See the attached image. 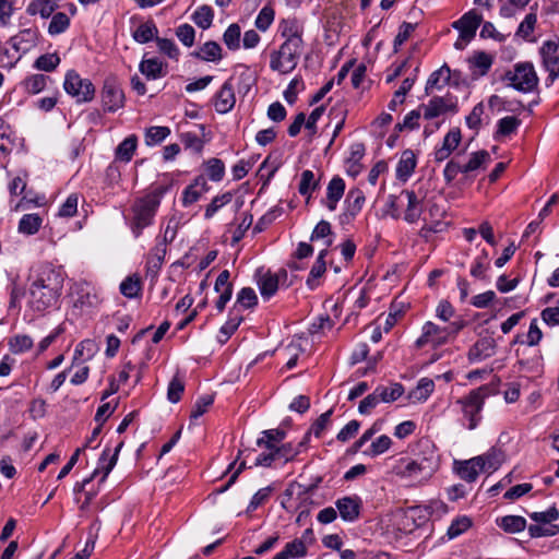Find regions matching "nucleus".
I'll return each mask as SVG.
<instances>
[{
  "label": "nucleus",
  "instance_id": "obj_24",
  "mask_svg": "<svg viewBox=\"0 0 559 559\" xmlns=\"http://www.w3.org/2000/svg\"><path fill=\"white\" fill-rule=\"evenodd\" d=\"M328 254V250L323 249L317 257L314 264L312 265L308 278L306 281V285L310 290H314L320 285V277L326 271L325 257Z\"/></svg>",
  "mask_w": 559,
  "mask_h": 559
},
{
  "label": "nucleus",
  "instance_id": "obj_29",
  "mask_svg": "<svg viewBox=\"0 0 559 559\" xmlns=\"http://www.w3.org/2000/svg\"><path fill=\"white\" fill-rule=\"evenodd\" d=\"M308 443V435L297 444L294 445L292 442H287L278 445L277 450H274L276 460H283L284 463L293 461L301 451L302 448Z\"/></svg>",
  "mask_w": 559,
  "mask_h": 559
},
{
  "label": "nucleus",
  "instance_id": "obj_28",
  "mask_svg": "<svg viewBox=\"0 0 559 559\" xmlns=\"http://www.w3.org/2000/svg\"><path fill=\"white\" fill-rule=\"evenodd\" d=\"M59 1L60 0H32L27 5L26 12L29 15L39 14L43 19H48L58 8Z\"/></svg>",
  "mask_w": 559,
  "mask_h": 559
},
{
  "label": "nucleus",
  "instance_id": "obj_30",
  "mask_svg": "<svg viewBox=\"0 0 559 559\" xmlns=\"http://www.w3.org/2000/svg\"><path fill=\"white\" fill-rule=\"evenodd\" d=\"M138 147V136L131 134L127 136L116 148L115 157L119 162L129 163Z\"/></svg>",
  "mask_w": 559,
  "mask_h": 559
},
{
  "label": "nucleus",
  "instance_id": "obj_5",
  "mask_svg": "<svg viewBox=\"0 0 559 559\" xmlns=\"http://www.w3.org/2000/svg\"><path fill=\"white\" fill-rule=\"evenodd\" d=\"M304 44H297L296 40H285L278 49L270 55V68L281 73L292 72L298 64Z\"/></svg>",
  "mask_w": 559,
  "mask_h": 559
},
{
  "label": "nucleus",
  "instance_id": "obj_16",
  "mask_svg": "<svg viewBox=\"0 0 559 559\" xmlns=\"http://www.w3.org/2000/svg\"><path fill=\"white\" fill-rule=\"evenodd\" d=\"M210 187L204 176H198L182 192L181 202L188 207L198 202L201 197L209 191Z\"/></svg>",
  "mask_w": 559,
  "mask_h": 559
},
{
  "label": "nucleus",
  "instance_id": "obj_2",
  "mask_svg": "<svg viewBox=\"0 0 559 559\" xmlns=\"http://www.w3.org/2000/svg\"><path fill=\"white\" fill-rule=\"evenodd\" d=\"M438 468V459L433 451L417 454L414 457H401L393 466V473L412 483L427 481Z\"/></svg>",
  "mask_w": 559,
  "mask_h": 559
},
{
  "label": "nucleus",
  "instance_id": "obj_26",
  "mask_svg": "<svg viewBox=\"0 0 559 559\" xmlns=\"http://www.w3.org/2000/svg\"><path fill=\"white\" fill-rule=\"evenodd\" d=\"M402 193L407 198V207L404 214V219L411 224L416 223L423 213L420 205L421 200L417 197L415 191L404 190Z\"/></svg>",
  "mask_w": 559,
  "mask_h": 559
},
{
  "label": "nucleus",
  "instance_id": "obj_45",
  "mask_svg": "<svg viewBox=\"0 0 559 559\" xmlns=\"http://www.w3.org/2000/svg\"><path fill=\"white\" fill-rule=\"evenodd\" d=\"M241 29L237 23L230 24L223 34V41L229 50L240 48Z\"/></svg>",
  "mask_w": 559,
  "mask_h": 559
},
{
  "label": "nucleus",
  "instance_id": "obj_58",
  "mask_svg": "<svg viewBox=\"0 0 559 559\" xmlns=\"http://www.w3.org/2000/svg\"><path fill=\"white\" fill-rule=\"evenodd\" d=\"M472 526V520L467 516H461L452 521L450 524L447 535L450 539H453Z\"/></svg>",
  "mask_w": 559,
  "mask_h": 559
},
{
  "label": "nucleus",
  "instance_id": "obj_64",
  "mask_svg": "<svg viewBox=\"0 0 559 559\" xmlns=\"http://www.w3.org/2000/svg\"><path fill=\"white\" fill-rule=\"evenodd\" d=\"M177 38L186 47H192L195 38V29L188 23L181 24L175 32Z\"/></svg>",
  "mask_w": 559,
  "mask_h": 559
},
{
  "label": "nucleus",
  "instance_id": "obj_63",
  "mask_svg": "<svg viewBox=\"0 0 559 559\" xmlns=\"http://www.w3.org/2000/svg\"><path fill=\"white\" fill-rule=\"evenodd\" d=\"M332 414L333 409H329L325 413L321 414L319 418L312 424L310 430L306 435H308L309 437L312 433L314 435V437L320 438L323 431L330 425Z\"/></svg>",
  "mask_w": 559,
  "mask_h": 559
},
{
  "label": "nucleus",
  "instance_id": "obj_33",
  "mask_svg": "<svg viewBox=\"0 0 559 559\" xmlns=\"http://www.w3.org/2000/svg\"><path fill=\"white\" fill-rule=\"evenodd\" d=\"M281 34L285 40H296L297 44H304L302 27L296 19L283 20L280 25Z\"/></svg>",
  "mask_w": 559,
  "mask_h": 559
},
{
  "label": "nucleus",
  "instance_id": "obj_41",
  "mask_svg": "<svg viewBox=\"0 0 559 559\" xmlns=\"http://www.w3.org/2000/svg\"><path fill=\"white\" fill-rule=\"evenodd\" d=\"M166 254V246L164 243L155 246L146 261L147 274L155 276L159 271L164 257Z\"/></svg>",
  "mask_w": 559,
  "mask_h": 559
},
{
  "label": "nucleus",
  "instance_id": "obj_18",
  "mask_svg": "<svg viewBox=\"0 0 559 559\" xmlns=\"http://www.w3.org/2000/svg\"><path fill=\"white\" fill-rule=\"evenodd\" d=\"M286 276L287 272L285 270H281L277 274H273L271 272L262 274L258 281L261 296L264 299H270L274 296L278 289L280 278Z\"/></svg>",
  "mask_w": 559,
  "mask_h": 559
},
{
  "label": "nucleus",
  "instance_id": "obj_54",
  "mask_svg": "<svg viewBox=\"0 0 559 559\" xmlns=\"http://www.w3.org/2000/svg\"><path fill=\"white\" fill-rule=\"evenodd\" d=\"M48 76L44 74H33L24 80L25 91L29 94L40 93L47 84Z\"/></svg>",
  "mask_w": 559,
  "mask_h": 559
},
{
  "label": "nucleus",
  "instance_id": "obj_47",
  "mask_svg": "<svg viewBox=\"0 0 559 559\" xmlns=\"http://www.w3.org/2000/svg\"><path fill=\"white\" fill-rule=\"evenodd\" d=\"M214 12L211 7L202 5L192 14V21L202 29H207L213 23Z\"/></svg>",
  "mask_w": 559,
  "mask_h": 559
},
{
  "label": "nucleus",
  "instance_id": "obj_39",
  "mask_svg": "<svg viewBox=\"0 0 559 559\" xmlns=\"http://www.w3.org/2000/svg\"><path fill=\"white\" fill-rule=\"evenodd\" d=\"M120 293L129 299L136 298L141 295L142 284L138 275L127 276L119 286Z\"/></svg>",
  "mask_w": 559,
  "mask_h": 559
},
{
  "label": "nucleus",
  "instance_id": "obj_60",
  "mask_svg": "<svg viewBox=\"0 0 559 559\" xmlns=\"http://www.w3.org/2000/svg\"><path fill=\"white\" fill-rule=\"evenodd\" d=\"M155 41L160 53L167 56L170 59L178 60L180 50L174 40L156 37Z\"/></svg>",
  "mask_w": 559,
  "mask_h": 559
},
{
  "label": "nucleus",
  "instance_id": "obj_7",
  "mask_svg": "<svg viewBox=\"0 0 559 559\" xmlns=\"http://www.w3.org/2000/svg\"><path fill=\"white\" fill-rule=\"evenodd\" d=\"M63 88L78 103H88L95 96V86L92 81L81 78L75 70H69L66 73Z\"/></svg>",
  "mask_w": 559,
  "mask_h": 559
},
{
  "label": "nucleus",
  "instance_id": "obj_40",
  "mask_svg": "<svg viewBox=\"0 0 559 559\" xmlns=\"http://www.w3.org/2000/svg\"><path fill=\"white\" fill-rule=\"evenodd\" d=\"M366 198L359 188H353L347 192L344 201V207L358 215L362 210Z\"/></svg>",
  "mask_w": 559,
  "mask_h": 559
},
{
  "label": "nucleus",
  "instance_id": "obj_37",
  "mask_svg": "<svg viewBox=\"0 0 559 559\" xmlns=\"http://www.w3.org/2000/svg\"><path fill=\"white\" fill-rule=\"evenodd\" d=\"M497 525L504 532L520 533L526 527V520L520 515H506L497 520Z\"/></svg>",
  "mask_w": 559,
  "mask_h": 559
},
{
  "label": "nucleus",
  "instance_id": "obj_35",
  "mask_svg": "<svg viewBox=\"0 0 559 559\" xmlns=\"http://www.w3.org/2000/svg\"><path fill=\"white\" fill-rule=\"evenodd\" d=\"M157 26L153 21L140 24L133 32L132 38L139 44H146L157 37Z\"/></svg>",
  "mask_w": 559,
  "mask_h": 559
},
{
  "label": "nucleus",
  "instance_id": "obj_1",
  "mask_svg": "<svg viewBox=\"0 0 559 559\" xmlns=\"http://www.w3.org/2000/svg\"><path fill=\"white\" fill-rule=\"evenodd\" d=\"M29 300L32 309L45 311L55 307L61 296L64 273L50 263H41L32 267L28 275Z\"/></svg>",
  "mask_w": 559,
  "mask_h": 559
},
{
  "label": "nucleus",
  "instance_id": "obj_12",
  "mask_svg": "<svg viewBox=\"0 0 559 559\" xmlns=\"http://www.w3.org/2000/svg\"><path fill=\"white\" fill-rule=\"evenodd\" d=\"M72 297L73 306L82 311L95 308L100 301L96 288L87 282L75 283Z\"/></svg>",
  "mask_w": 559,
  "mask_h": 559
},
{
  "label": "nucleus",
  "instance_id": "obj_10",
  "mask_svg": "<svg viewBox=\"0 0 559 559\" xmlns=\"http://www.w3.org/2000/svg\"><path fill=\"white\" fill-rule=\"evenodd\" d=\"M449 342L447 330L431 321H427L421 328V335L416 340V348H423L430 345L432 348H438Z\"/></svg>",
  "mask_w": 559,
  "mask_h": 559
},
{
  "label": "nucleus",
  "instance_id": "obj_25",
  "mask_svg": "<svg viewBox=\"0 0 559 559\" xmlns=\"http://www.w3.org/2000/svg\"><path fill=\"white\" fill-rule=\"evenodd\" d=\"M416 167V156L412 150H405L396 166V177L406 181Z\"/></svg>",
  "mask_w": 559,
  "mask_h": 559
},
{
  "label": "nucleus",
  "instance_id": "obj_42",
  "mask_svg": "<svg viewBox=\"0 0 559 559\" xmlns=\"http://www.w3.org/2000/svg\"><path fill=\"white\" fill-rule=\"evenodd\" d=\"M43 224V218L39 214H25L19 222V231L24 235L36 234Z\"/></svg>",
  "mask_w": 559,
  "mask_h": 559
},
{
  "label": "nucleus",
  "instance_id": "obj_44",
  "mask_svg": "<svg viewBox=\"0 0 559 559\" xmlns=\"http://www.w3.org/2000/svg\"><path fill=\"white\" fill-rule=\"evenodd\" d=\"M376 392L383 403L396 401L404 393V388L401 383H393L390 386L379 385Z\"/></svg>",
  "mask_w": 559,
  "mask_h": 559
},
{
  "label": "nucleus",
  "instance_id": "obj_57",
  "mask_svg": "<svg viewBox=\"0 0 559 559\" xmlns=\"http://www.w3.org/2000/svg\"><path fill=\"white\" fill-rule=\"evenodd\" d=\"M60 63V58L57 53H46L39 56L34 63V68L50 72L53 71Z\"/></svg>",
  "mask_w": 559,
  "mask_h": 559
},
{
  "label": "nucleus",
  "instance_id": "obj_20",
  "mask_svg": "<svg viewBox=\"0 0 559 559\" xmlns=\"http://www.w3.org/2000/svg\"><path fill=\"white\" fill-rule=\"evenodd\" d=\"M341 518L346 522H354L359 516L360 499L358 497H343L335 502Z\"/></svg>",
  "mask_w": 559,
  "mask_h": 559
},
{
  "label": "nucleus",
  "instance_id": "obj_32",
  "mask_svg": "<svg viewBox=\"0 0 559 559\" xmlns=\"http://www.w3.org/2000/svg\"><path fill=\"white\" fill-rule=\"evenodd\" d=\"M95 352V344L92 340H84L80 342L74 349L71 368L80 366L86 360L92 359Z\"/></svg>",
  "mask_w": 559,
  "mask_h": 559
},
{
  "label": "nucleus",
  "instance_id": "obj_43",
  "mask_svg": "<svg viewBox=\"0 0 559 559\" xmlns=\"http://www.w3.org/2000/svg\"><path fill=\"white\" fill-rule=\"evenodd\" d=\"M319 187V181L316 180L314 174L312 170L306 169L300 175V182L298 186V192L302 197H307V200L310 199L311 193Z\"/></svg>",
  "mask_w": 559,
  "mask_h": 559
},
{
  "label": "nucleus",
  "instance_id": "obj_62",
  "mask_svg": "<svg viewBox=\"0 0 559 559\" xmlns=\"http://www.w3.org/2000/svg\"><path fill=\"white\" fill-rule=\"evenodd\" d=\"M521 120L514 116H507L498 121V135H510L520 127Z\"/></svg>",
  "mask_w": 559,
  "mask_h": 559
},
{
  "label": "nucleus",
  "instance_id": "obj_53",
  "mask_svg": "<svg viewBox=\"0 0 559 559\" xmlns=\"http://www.w3.org/2000/svg\"><path fill=\"white\" fill-rule=\"evenodd\" d=\"M415 83V78H406L403 80L400 88L394 93L393 98L389 103L390 110H395L396 106L403 104L405 95L411 91Z\"/></svg>",
  "mask_w": 559,
  "mask_h": 559
},
{
  "label": "nucleus",
  "instance_id": "obj_36",
  "mask_svg": "<svg viewBox=\"0 0 559 559\" xmlns=\"http://www.w3.org/2000/svg\"><path fill=\"white\" fill-rule=\"evenodd\" d=\"M433 390H435L433 380H431L429 378H421L418 381L416 388H414L409 392V399L413 402H418V403L425 402L431 395Z\"/></svg>",
  "mask_w": 559,
  "mask_h": 559
},
{
  "label": "nucleus",
  "instance_id": "obj_46",
  "mask_svg": "<svg viewBox=\"0 0 559 559\" xmlns=\"http://www.w3.org/2000/svg\"><path fill=\"white\" fill-rule=\"evenodd\" d=\"M170 134V129L168 127L155 126L146 129L145 131V144L148 146H154L163 142Z\"/></svg>",
  "mask_w": 559,
  "mask_h": 559
},
{
  "label": "nucleus",
  "instance_id": "obj_50",
  "mask_svg": "<svg viewBox=\"0 0 559 559\" xmlns=\"http://www.w3.org/2000/svg\"><path fill=\"white\" fill-rule=\"evenodd\" d=\"M242 321L241 316H231L226 321V323L219 329V333L217 335V341L221 344H225L230 336L235 333V331L238 329L239 324Z\"/></svg>",
  "mask_w": 559,
  "mask_h": 559
},
{
  "label": "nucleus",
  "instance_id": "obj_3",
  "mask_svg": "<svg viewBox=\"0 0 559 559\" xmlns=\"http://www.w3.org/2000/svg\"><path fill=\"white\" fill-rule=\"evenodd\" d=\"M168 186H157L147 194L135 200L132 205L131 230L138 238L144 228L153 224L154 216L160 205V201L165 193L169 190Z\"/></svg>",
  "mask_w": 559,
  "mask_h": 559
},
{
  "label": "nucleus",
  "instance_id": "obj_38",
  "mask_svg": "<svg viewBox=\"0 0 559 559\" xmlns=\"http://www.w3.org/2000/svg\"><path fill=\"white\" fill-rule=\"evenodd\" d=\"M139 70L147 80H156L164 75L163 62L157 58L143 59Z\"/></svg>",
  "mask_w": 559,
  "mask_h": 559
},
{
  "label": "nucleus",
  "instance_id": "obj_55",
  "mask_svg": "<svg viewBox=\"0 0 559 559\" xmlns=\"http://www.w3.org/2000/svg\"><path fill=\"white\" fill-rule=\"evenodd\" d=\"M275 12L270 5L263 7L255 17L254 25L258 29L265 32L274 21Z\"/></svg>",
  "mask_w": 559,
  "mask_h": 559
},
{
  "label": "nucleus",
  "instance_id": "obj_23",
  "mask_svg": "<svg viewBox=\"0 0 559 559\" xmlns=\"http://www.w3.org/2000/svg\"><path fill=\"white\" fill-rule=\"evenodd\" d=\"M476 457L481 460L479 463L484 472H493L504 462L506 455L501 449L492 447L486 453Z\"/></svg>",
  "mask_w": 559,
  "mask_h": 559
},
{
  "label": "nucleus",
  "instance_id": "obj_31",
  "mask_svg": "<svg viewBox=\"0 0 559 559\" xmlns=\"http://www.w3.org/2000/svg\"><path fill=\"white\" fill-rule=\"evenodd\" d=\"M192 57L203 61L216 62L222 59V48L213 40L204 43L198 51L191 53Z\"/></svg>",
  "mask_w": 559,
  "mask_h": 559
},
{
  "label": "nucleus",
  "instance_id": "obj_19",
  "mask_svg": "<svg viewBox=\"0 0 559 559\" xmlns=\"http://www.w3.org/2000/svg\"><path fill=\"white\" fill-rule=\"evenodd\" d=\"M37 43V29L36 28H25L22 29L15 36H12L9 40V44L15 49L17 52L25 53L31 50Z\"/></svg>",
  "mask_w": 559,
  "mask_h": 559
},
{
  "label": "nucleus",
  "instance_id": "obj_17",
  "mask_svg": "<svg viewBox=\"0 0 559 559\" xmlns=\"http://www.w3.org/2000/svg\"><path fill=\"white\" fill-rule=\"evenodd\" d=\"M496 341L491 336L479 338L468 350V359L473 362L481 361L496 353Z\"/></svg>",
  "mask_w": 559,
  "mask_h": 559
},
{
  "label": "nucleus",
  "instance_id": "obj_27",
  "mask_svg": "<svg viewBox=\"0 0 559 559\" xmlns=\"http://www.w3.org/2000/svg\"><path fill=\"white\" fill-rule=\"evenodd\" d=\"M543 338V332L538 326L537 319H533L531 321L528 331L526 334H516L511 345L515 344H526L528 346H536Z\"/></svg>",
  "mask_w": 559,
  "mask_h": 559
},
{
  "label": "nucleus",
  "instance_id": "obj_13",
  "mask_svg": "<svg viewBox=\"0 0 559 559\" xmlns=\"http://www.w3.org/2000/svg\"><path fill=\"white\" fill-rule=\"evenodd\" d=\"M481 22L483 16L475 10H471L454 21L452 27L459 31L463 39L472 40Z\"/></svg>",
  "mask_w": 559,
  "mask_h": 559
},
{
  "label": "nucleus",
  "instance_id": "obj_6",
  "mask_svg": "<svg viewBox=\"0 0 559 559\" xmlns=\"http://www.w3.org/2000/svg\"><path fill=\"white\" fill-rule=\"evenodd\" d=\"M503 80L509 82V86L522 93H531L538 85V76L532 63H518L514 70L507 71Z\"/></svg>",
  "mask_w": 559,
  "mask_h": 559
},
{
  "label": "nucleus",
  "instance_id": "obj_49",
  "mask_svg": "<svg viewBox=\"0 0 559 559\" xmlns=\"http://www.w3.org/2000/svg\"><path fill=\"white\" fill-rule=\"evenodd\" d=\"M34 345V341L26 334H17L10 338L9 348L13 354H22L29 350Z\"/></svg>",
  "mask_w": 559,
  "mask_h": 559
},
{
  "label": "nucleus",
  "instance_id": "obj_9",
  "mask_svg": "<svg viewBox=\"0 0 559 559\" xmlns=\"http://www.w3.org/2000/svg\"><path fill=\"white\" fill-rule=\"evenodd\" d=\"M559 45L554 40L543 43L539 53L543 60V67L548 72L546 85L550 86L559 78Z\"/></svg>",
  "mask_w": 559,
  "mask_h": 559
},
{
  "label": "nucleus",
  "instance_id": "obj_11",
  "mask_svg": "<svg viewBox=\"0 0 559 559\" xmlns=\"http://www.w3.org/2000/svg\"><path fill=\"white\" fill-rule=\"evenodd\" d=\"M122 447H123V441H120L117 444V447L115 448V451L112 454H110V450L108 448H106L103 451V453L98 460V465H97L96 469L93 472V474L88 478H85L81 484H76L75 490H83L87 486V484H90L92 481V479L99 473H103L100 481H104L107 478V476L109 475V473L111 472V469L115 467L117 460H118L119 452Z\"/></svg>",
  "mask_w": 559,
  "mask_h": 559
},
{
  "label": "nucleus",
  "instance_id": "obj_52",
  "mask_svg": "<svg viewBox=\"0 0 559 559\" xmlns=\"http://www.w3.org/2000/svg\"><path fill=\"white\" fill-rule=\"evenodd\" d=\"M70 25L69 16L63 12H58L52 15L48 26V33L50 35H59L68 29Z\"/></svg>",
  "mask_w": 559,
  "mask_h": 559
},
{
  "label": "nucleus",
  "instance_id": "obj_51",
  "mask_svg": "<svg viewBox=\"0 0 559 559\" xmlns=\"http://www.w3.org/2000/svg\"><path fill=\"white\" fill-rule=\"evenodd\" d=\"M490 160V155L487 151L481 150L474 152L469 160L463 165V174H468L479 169L484 164Z\"/></svg>",
  "mask_w": 559,
  "mask_h": 559
},
{
  "label": "nucleus",
  "instance_id": "obj_14",
  "mask_svg": "<svg viewBox=\"0 0 559 559\" xmlns=\"http://www.w3.org/2000/svg\"><path fill=\"white\" fill-rule=\"evenodd\" d=\"M236 104L231 80H227L214 96V107L218 114L229 112Z\"/></svg>",
  "mask_w": 559,
  "mask_h": 559
},
{
  "label": "nucleus",
  "instance_id": "obj_21",
  "mask_svg": "<svg viewBox=\"0 0 559 559\" xmlns=\"http://www.w3.org/2000/svg\"><path fill=\"white\" fill-rule=\"evenodd\" d=\"M425 119H433L447 111H456L454 104H449L443 97H432L427 105L421 106Z\"/></svg>",
  "mask_w": 559,
  "mask_h": 559
},
{
  "label": "nucleus",
  "instance_id": "obj_61",
  "mask_svg": "<svg viewBox=\"0 0 559 559\" xmlns=\"http://www.w3.org/2000/svg\"><path fill=\"white\" fill-rule=\"evenodd\" d=\"M236 304L245 309L254 307L258 304V297L253 288L243 287L237 294Z\"/></svg>",
  "mask_w": 559,
  "mask_h": 559
},
{
  "label": "nucleus",
  "instance_id": "obj_34",
  "mask_svg": "<svg viewBox=\"0 0 559 559\" xmlns=\"http://www.w3.org/2000/svg\"><path fill=\"white\" fill-rule=\"evenodd\" d=\"M450 68L443 64L438 70L433 71L427 80L425 91L428 94L431 90H440L450 81Z\"/></svg>",
  "mask_w": 559,
  "mask_h": 559
},
{
  "label": "nucleus",
  "instance_id": "obj_59",
  "mask_svg": "<svg viewBox=\"0 0 559 559\" xmlns=\"http://www.w3.org/2000/svg\"><path fill=\"white\" fill-rule=\"evenodd\" d=\"M391 444V438L386 435H382L378 437L374 441H372L370 448L366 450L364 453L369 456H377L388 451Z\"/></svg>",
  "mask_w": 559,
  "mask_h": 559
},
{
  "label": "nucleus",
  "instance_id": "obj_8",
  "mask_svg": "<svg viewBox=\"0 0 559 559\" xmlns=\"http://www.w3.org/2000/svg\"><path fill=\"white\" fill-rule=\"evenodd\" d=\"M100 96L105 111L115 112L124 106V93L115 76L105 79Z\"/></svg>",
  "mask_w": 559,
  "mask_h": 559
},
{
  "label": "nucleus",
  "instance_id": "obj_22",
  "mask_svg": "<svg viewBox=\"0 0 559 559\" xmlns=\"http://www.w3.org/2000/svg\"><path fill=\"white\" fill-rule=\"evenodd\" d=\"M479 461L481 460L475 456L469 460L455 463L456 473L460 478L467 483L475 481L479 473L484 472Z\"/></svg>",
  "mask_w": 559,
  "mask_h": 559
},
{
  "label": "nucleus",
  "instance_id": "obj_15",
  "mask_svg": "<svg viewBox=\"0 0 559 559\" xmlns=\"http://www.w3.org/2000/svg\"><path fill=\"white\" fill-rule=\"evenodd\" d=\"M345 181L340 176H334L328 183L326 187V199L322 200V204L331 212L335 211L338 202L345 192Z\"/></svg>",
  "mask_w": 559,
  "mask_h": 559
},
{
  "label": "nucleus",
  "instance_id": "obj_48",
  "mask_svg": "<svg viewBox=\"0 0 559 559\" xmlns=\"http://www.w3.org/2000/svg\"><path fill=\"white\" fill-rule=\"evenodd\" d=\"M233 200V193L227 191L221 195H216L211 203L206 206L204 218L211 219L223 206L230 203Z\"/></svg>",
  "mask_w": 559,
  "mask_h": 559
},
{
  "label": "nucleus",
  "instance_id": "obj_56",
  "mask_svg": "<svg viewBox=\"0 0 559 559\" xmlns=\"http://www.w3.org/2000/svg\"><path fill=\"white\" fill-rule=\"evenodd\" d=\"M205 170L212 181H221L225 174V165L219 158H210L205 162Z\"/></svg>",
  "mask_w": 559,
  "mask_h": 559
},
{
  "label": "nucleus",
  "instance_id": "obj_4",
  "mask_svg": "<svg viewBox=\"0 0 559 559\" xmlns=\"http://www.w3.org/2000/svg\"><path fill=\"white\" fill-rule=\"evenodd\" d=\"M486 391L484 386L472 390L466 396L455 402L462 413L461 423L468 430L476 429L481 420L480 413L484 407Z\"/></svg>",
  "mask_w": 559,
  "mask_h": 559
}]
</instances>
